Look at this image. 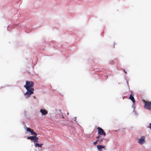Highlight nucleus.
I'll list each match as a JSON object with an SVG mask.
<instances>
[{"mask_svg":"<svg viewBox=\"0 0 151 151\" xmlns=\"http://www.w3.org/2000/svg\"><path fill=\"white\" fill-rule=\"evenodd\" d=\"M34 86V83L32 81H27L26 82V85L24 86L27 90V91L26 92L24 95L27 98L29 97L30 95L34 93L33 91L34 90L33 88H32Z\"/></svg>","mask_w":151,"mask_h":151,"instance_id":"nucleus-1","label":"nucleus"},{"mask_svg":"<svg viewBox=\"0 0 151 151\" xmlns=\"http://www.w3.org/2000/svg\"><path fill=\"white\" fill-rule=\"evenodd\" d=\"M26 128L27 131L30 132L32 135H35V138H34V140H33V142L34 143L37 142L39 140V138L36 136L37 135V134L33 130L31 129L30 128L27 127Z\"/></svg>","mask_w":151,"mask_h":151,"instance_id":"nucleus-2","label":"nucleus"},{"mask_svg":"<svg viewBox=\"0 0 151 151\" xmlns=\"http://www.w3.org/2000/svg\"><path fill=\"white\" fill-rule=\"evenodd\" d=\"M144 104V107L145 108L149 110H151V102L143 100Z\"/></svg>","mask_w":151,"mask_h":151,"instance_id":"nucleus-3","label":"nucleus"},{"mask_svg":"<svg viewBox=\"0 0 151 151\" xmlns=\"http://www.w3.org/2000/svg\"><path fill=\"white\" fill-rule=\"evenodd\" d=\"M97 129L98 130V134L100 135H103L104 136L106 135V133L103 129L99 127H98Z\"/></svg>","mask_w":151,"mask_h":151,"instance_id":"nucleus-4","label":"nucleus"},{"mask_svg":"<svg viewBox=\"0 0 151 151\" xmlns=\"http://www.w3.org/2000/svg\"><path fill=\"white\" fill-rule=\"evenodd\" d=\"M145 142V138L144 137L142 136L138 140V143L140 144H143Z\"/></svg>","mask_w":151,"mask_h":151,"instance_id":"nucleus-5","label":"nucleus"},{"mask_svg":"<svg viewBox=\"0 0 151 151\" xmlns=\"http://www.w3.org/2000/svg\"><path fill=\"white\" fill-rule=\"evenodd\" d=\"M40 112L43 115H46L48 113L47 111L46 110L43 109H41L40 110Z\"/></svg>","mask_w":151,"mask_h":151,"instance_id":"nucleus-6","label":"nucleus"},{"mask_svg":"<svg viewBox=\"0 0 151 151\" xmlns=\"http://www.w3.org/2000/svg\"><path fill=\"white\" fill-rule=\"evenodd\" d=\"M129 99L132 101L133 103L134 104L135 101L133 96L131 94L130 95L129 97Z\"/></svg>","mask_w":151,"mask_h":151,"instance_id":"nucleus-7","label":"nucleus"},{"mask_svg":"<svg viewBox=\"0 0 151 151\" xmlns=\"http://www.w3.org/2000/svg\"><path fill=\"white\" fill-rule=\"evenodd\" d=\"M42 145L43 144H39L38 143H36L35 144V147H41Z\"/></svg>","mask_w":151,"mask_h":151,"instance_id":"nucleus-8","label":"nucleus"},{"mask_svg":"<svg viewBox=\"0 0 151 151\" xmlns=\"http://www.w3.org/2000/svg\"><path fill=\"white\" fill-rule=\"evenodd\" d=\"M97 147L99 150H100L101 149L104 148V147L101 145H97Z\"/></svg>","mask_w":151,"mask_h":151,"instance_id":"nucleus-9","label":"nucleus"},{"mask_svg":"<svg viewBox=\"0 0 151 151\" xmlns=\"http://www.w3.org/2000/svg\"><path fill=\"white\" fill-rule=\"evenodd\" d=\"M35 136H30L27 137V139H30L32 140H34V138H35Z\"/></svg>","mask_w":151,"mask_h":151,"instance_id":"nucleus-10","label":"nucleus"},{"mask_svg":"<svg viewBox=\"0 0 151 151\" xmlns=\"http://www.w3.org/2000/svg\"><path fill=\"white\" fill-rule=\"evenodd\" d=\"M104 139L103 138H100L99 139V144H101V143L102 142Z\"/></svg>","mask_w":151,"mask_h":151,"instance_id":"nucleus-11","label":"nucleus"},{"mask_svg":"<svg viewBox=\"0 0 151 151\" xmlns=\"http://www.w3.org/2000/svg\"><path fill=\"white\" fill-rule=\"evenodd\" d=\"M98 142H97L96 141L94 142H93V145H96L97 143Z\"/></svg>","mask_w":151,"mask_h":151,"instance_id":"nucleus-12","label":"nucleus"},{"mask_svg":"<svg viewBox=\"0 0 151 151\" xmlns=\"http://www.w3.org/2000/svg\"><path fill=\"white\" fill-rule=\"evenodd\" d=\"M100 135H98V136H96V138L97 139H99V138H100Z\"/></svg>","mask_w":151,"mask_h":151,"instance_id":"nucleus-13","label":"nucleus"},{"mask_svg":"<svg viewBox=\"0 0 151 151\" xmlns=\"http://www.w3.org/2000/svg\"><path fill=\"white\" fill-rule=\"evenodd\" d=\"M149 128L151 130V123H150V126H149Z\"/></svg>","mask_w":151,"mask_h":151,"instance_id":"nucleus-14","label":"nucleus"},{"mask_svg":"<svg viewBox=\"0 0 151 151\" xmlns=\"http://www.w3.org/2000/svg\"><path fill=\"white\" fill-rule=\"evenodd\" d=\"M96 141L98 142H99V139H97L96 140Z\"/></svg>","mask_w":151,"mask_h":151,"instance_id":"nucleus-15","label":"nucleus"},{"mask_svg":"<svg viewBox=\"0 0 151 151\" xmlns=\"http://www.w3.org/2000/svg\"><path fill=\"white\" fill-rule=\"evenodd\" d=\"M124 72H125V73H126V72H125V70H124Z\"/></svg>","mask_w":151,"mask_h":151,"instance_id":"nucleus-16","label":"nucleus"},{"mask_svg":"<svg viewBox=\"0 0 151 151\" xmlns=\"http://www.w3.org/2000/svg\"><path fill=\"white\" fill-rule=\"evenodd\" d=\"M34 98H35V96H34Z\"/></svg>","mask_w":151,"mask_h":151,"instance_id":"nucleus-17","label":"nucleus"}]
</instances>
